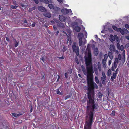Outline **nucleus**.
I'll use <instances>...</instances> for the list:
<instances>
[{"label":"nucleus","mask_w":129,"mask_h":129,"mask_svg":"<svg viewBox=\"0 0 129 129\" xmlns=\"http://www.w3.org/2000/svg\"><path fill=\"white\" fill-rule=\"evenodd\" d=\"M94 116H86V122L84 129H91Z\"/></svg>","instance_id":"f257e3e1"},{"label":"nucleus","mask_w":129,"mask_h":129,"mask_svg":"<svg viewBox=\"0 0 129 129\" xmlns=\"http://www.w3.org/2000/svg\"><path fill=\"white\" fill-rule=\"evenodd\" d=\"M72 49L74 52H75L76 55L78 56L79 55V47L78 46H76V43L74 42L72 45Z\"/></svg>","instance_id":"f03ea898"},{"label":"nucleus","mask_w":129,"mask_h":129,"mask_svg":"<svg viewBox=\"0 0 129 129\" xmlns=\"http://www.w3.org/2000/svg\"><path fill=\"white\" fill-rule=\"evenodd\" d=\"M118 38V37L116 35H115L114 36L112 35H111L109 39L111 42H113L115 40H117Z\"/></svg>","instance_id":"7ed1b4c3"},{"label":"nucleus","mask_w":129,"mask_h":129,"mask_svg":"<svg viewBox=\"0 0 129 129\" xmlns=\"http://www.w3.org/2000/svg\"><path fill=\"white\" fill-rule=\"evenodd\" d=\"M61 11L63 14H65L69 13H71V9H63L61 10Z\"/></svg>","instance_id":"20e7f679"},{"label":"nucleus","mask_w":129,"mask_h":129,"mask_svg":"<svg viewBox=\"0 0 129 129\" xmlns=\"http://www.w3.org/2000/svg\"><path fill=\"white\" fill-rule=\"evenodd\" d=\"M101 80L102 83L103 84H105L108 81L109 79H107L106 77H101Z\"/></svg>","instance_id":"39448f33"},{"label":"nucleus","mask_w":129,"mask_h":129,"mask_svg":"<svg viewBox=\"0 0 129 129\" xmlns=\"http://www.w3.org/2000/svg\"><path fill=\"white\" fill-rule=\"evenodd\" d=\"M44 16L48 18H50L51 16V14L49 12H46L44 13Z\"/></svg>","instance_id":"423d86ee"},{"label":"nucleus","mask_w":129,"mask_h":129,"mask_svg":"<svg viewBox=\"0 0 129 129\" xmlns=\"http://www.w3.org/2000/svg\"><path fill=\"white\" fill-rule=\"evenodd\" d=\"M56 93L57 94L60 95H63L62 91L61 90V88L60 87L59 88L56 90Z\"/></svg>","instance_id":"0eeeda50"},{"label":"nucleus","mask_w":129,"mask_h":129,"mask_svg":"<svg viewBox=\"0 0 129 129\" xmlns=\"http://www.w3.org/2000/svg\"><path fill=\"white\" fill-rule=\"evenodd\" d=\"M109 49L111 52L115 51V48L113 45H111L110 46Z\"/></svg>","instance_id":"6e6552de"},{"label":"nucleus","mask_w":129,"mask_h":129,"mask_svg":"<svg viewBox=\"0 0 129 129\" xmlns=\"http://www.w3.org/2000/svg\"><path fill=\"white\" fill-rule=\"evenodd\" d=\"M38 10L42 12H45L46 11V10L45 8L42 6H39L38 7Z\"/></svg>","instance_id":"1a4fd4ad"},{"label":"nucleus","mask_w":129,"mask_h":129,"mask_svg":"<svg viewBox=\"0 0 129 129\" xmlns=\"http://www.w3.org/2000/svg\"><path fill=\"white\" fill-rule=\"evenodd\" d=\"M59 18L60 21L62 22H64L65 20V18L62 15H60L59 16Z\"/></svg>","instance_id":"9d476101"},{"label":"nucleus","mask_w":129,"mask_h":129,"mask_svg":"<svg viewBox=\"0 0 129 129\" xmlns=\"http://www.w3.org/2000/svg\"><path fill=\"white\" fill-rule=\"evenodd\" d=\"M117 74L116 73H114L111 78V81H113L114 80V79H115L116 78Z\"/></svg>","instance_id":"9b49d317"},{"label":"nucleus","mask_w":129,"mask_h":129,"mask_svg":"<svg viewBox=\"0 0 129 129\" xmlns=\"http://www.w3.org/2000/svg\"><path fill=\"white\" fill-rule=\"evenodd\" d=\"M98 53V48H94V55L95 56H96Z\"/></svg>","instance_id":"f8f14e48"},{"label":"nucleus","mask_w":129,"mask_h":129,"mask_svg":"<svg viewBox=\"0 0 129 129\" xmlns=\"http://www.w3.org/2000/svg\"><path fill=\"white\" fill-rule=\"evenodd\" d=\"M125 50H124L123 53V57L122 58V61L123 63L125 61Z\"/></svg>","instance_id":"ddd939ff"},{"label":"nucleus","mask_w":129,"mask_h":129,"mask_svg":"<svg viewBox=\"0 0 129 129\" xmlns=\"http://www.w3.org/2000/svg\"><path fill=\"white\" fill-rule=\"evenodd\" d=\"M78 37L79 39H82L83 37V33H79L78 35Z\"/></svg>","instance_id":"4468645a"},{"label":"nucleus","mask_w":129,"mask_h":129,"mask_svg":"<svg viewBox=\"0 0 129 129\" xmlns=\"http://www.w3.org/2000/svg\"><path fill=\"white\" fill-rule=\"evenodd\" d=\"M14 6L11 5V8L12 9H16L18 7L17 4L14 2Z\"/></svg>","instance_id":"2eb2a0df"},{"label":"nucleus","mask_w":129,"mask_h":129,"mask_svg":"<svg viewBox=\"0 0 129 129\" xmlns=\"http://www.w3.org/2000/svg\"><path fill=\"white\" fill-rule=\"evenodd\" d=\"M43 1L44 3L48 4L49 3H52V1L51 0H43Z\"/></svg>","instance_id":"dca6fc26"},{"label":"nucleus","mask_w":129,"mask_h":129,"mask_svg":"<svg viewBox=\"0 0 129 129\" xmlns=\"http://www.w3.org/2000/svg\"><path fill=\"white\" fill-rule=\"evenodd\" d=\"M80 28L78 26L75 27L74 28L75 30L77 32H79L80 31Z\"/></svg>","instance_id":"f3484780"},{"label":"nucleus","mask_w":129,"mask_h":129,"mask_svg":"<svg viewBox=\"0 0 129 129\" xmlns=\"http://www.w3.org/2000/svg\"><path fill=\"white\" fill-rule=\"evenodd\" d=\"M108 56L110 59L112 60L113 58V57L111 52H109L108 53Z\"/></svg>","instance_id":"a211bd4d"},{"label":"nucleus","mask_w":129,"mask_h":129,"mask_svg":"<svg viewBox=\"0 0 129 129\" xmlns=\"http://www.w3.org/2000/svg\"><path fill=\"white\" fill-rule=\"evenodd\" d=\"M82 44H83V42L82 41V39H79V46H81Z\"/></svg>","instance_id":"6ab92c4d"},{"label":"nucleus","mask_w":129,"mask_h":129,"mask_svg":"<svg viewBox=\"0 0 129 129\" xmlns=\"http://www.w3.org/2000/svg\"><path fill=\"white\" fill-rule=\"evenodd\" d=\"M98 68L99 70V71H101L102 69H101V65L100 63L99 62H98Z\"/></svg>","instance_id":"aec40b11"},{"label":"nucleus","mask_w":129,"mask_h":129,"mask_svg":"<svg viewBox=\"0 0 129 129\" xmlns=\"http://www.w3.org/2000/svg\"><path fill=\"white\" fill-rule=\"evenodd\" d=\"M119 31L120 32V33L122 34L123 35L124 34V30H123L121 28H119Z\"/></svg>","instance_id":"412c9836"},{"label":"nucleus","mask_w":129,"mask_h":129,"mask_svg":"<svg viewBox=\"0 0 129 129\" xmlns=\"http://www.w3.org/2000/svg\"><path fill=\"white\" fill-rule=\"evenodd\" d=\"M48 6L49 8L50 9H54V6L52 4H49L48 5Z\"/></svg>","instance_id":"4be33fe9"},{"label":"nucleus","mask_w":129,"mask_h":129,"mask_svg":"<svg viewBox=\"0 0 129 129\" xmlns=\"http://www.w3.org/2000/svg\"><path fill=\"white\" fill-rule=\"evenodd\" d=\"M112 28H113V29L115 30L117 32L119 31V28L118 29L117 28L116 26H112Z\"/></svg>","instance_id":"5701e85b"},{"label":"nucleus","mask_w":129,"mask_h":129,"mask_svg":"<svg viewBox=\"0 0 129 129\" xmlns=\"http://www.w3.org/2000/svg\"><path fill=\"white\" fill-rule=\"evenodd\" d=\"M95 81L97 84H98L99 83V81L98 77L97 76L95 77Z\"/></svg>","instance_id":"b1692460"},{"label":"nucleus","mask_w":129,"mask_h":129,"mask_svg":"<svg viewBox=\"0 0 129 129\" xmlns=\"http://www.w3.org/2000/svg\"><path fill=\"white\" fill-rule=\"evenodd\" d=\"M111 73V71L110 69L107 72V75L108 76H110Z\"/></svg>","instance_id":"393cba45"},{"label":"nucleus","mask_w":129,"mask_h":129,"mask_svg":"<svg viewBox=\"0 0 129 129\" xmlns=\"http://www.w3.org/2000/svg\"><path fill=\"white\" fill-rule=\"evenodd\" d=\"M102 76L101 77H106L105 75V73L104 72H102Z\"/></svg>","instance_id":"a878e982"},{"label":"nucleus","mask_w":129,"mask_h":129,"mask_svg":"<svg viewBox=\"0 0 129 129\" xmlns=\"http://www.w3.org/2000/svg\"><path fill=\"white\" fill-rule=\"evenodd\" d=\"M120 49L122 51H123L124 50V47L123 45H121L120 47Z\"/></svg>","instance_id":"bb28decb"},{"label":"nucleus","mask_w":129,"mask_h":129,"mask_svg":"<svg viewBox=\"0 0 129 129\" xmlns=\"http://www.w3.org/2000/svg\"><path fill=\"white\" fill-rule=\"evenodd\" d=\"M108 58V56L107 54H105L104 56V60H107V58Z\"/></svg>","instance_id":"cd10ccee"},{"label":"nucleus","mask_w":129,"mask_h":129,"mask_svg":"<svg viewBox=\"0 0 129 129\" xmlns=\"http://www.w3.org/2000/svg\"><path fill=\"white\" fill-rule=\"evenodd\" d=\"M118 58L119 59V60H122V58L121 59V55L120 54H119L118 55ZM121 62L123 63L122 61H121Z\"/></svg>","instance_id":"c85d7f7f"},{"label":"nucleus","mask_w":129,"mask_h":129,"mask_svg":"<svg viewBox=\"0 0 129 129\" xmlns=\"http://www.w3.org/2000/svg\"><path fill=\"white\" fill-rule=\"evenodd\" d=\"M59 24L60 26L62 28H63L64 27V26L62 23L60 22L59 23Z\"/></svg>","instance_id":"c756f323"},{"label":"nucleus","mask_w":129,"mask_h":129,"mask_svg":"<svg viewBox=\"0 0 129 129\" xmlns=\"http://www.w3.org/2000/svg\"><path fill=\"white\" fill-rule=\"evenodd\" d=\"M116 63V62H114V63L113 65L112 66H114L115 68H116L117 67V65Z\"/></svg>","instance_id":"7c9ffc66"},{"label":"nucleus","mask_w":129,"mask_h":129,"mask_svg":"<svg viewBox=\"0 0 129 129\" xmlns=\"http://www.w3.org/2000/svg\"><path fill=\"white\" fill-rule=\"evenodd\" d=\"M98 97L99 98H101L102 97V95L101 93L100 92H99L98 93Z\"/></svg>","instance_id":"2f4dec72"},{"label":"nucleus","mask_w":129,"mask_h":129,"mask_svg":"<svg viewBox=\"0 0 129 129\" xmlns=\"http://www.w3.org/2000/svg\"><path fill=\"white\" fill-rule=\"evenodd\" d=\"M106 60H104V59H103L102 60L103 64H106Z\"/></svg>","instance_id":"473e14b6"},{"label":"nucleus","mask_w":129,"mask_h":129,"mask_svg":"<svg viewBox=\"0 0 129 129\" xmlns=\"http://www.w3.org/2000/svg\"><path fill=\"white\" fill-rule=\"evenodd\" d=\"M117 48L119 49H120V45L119 43H117Z\"/></svg>","instance_id":"72a5a7b5"},{"label":"nucleus","mask_w":129,"mask_h":129,"mask_svg":"<svg viewBox=\"0 0 129 129\" xmlns=\"http://www.w3.org/2000/svg\"><path fill=\"white\" fill-rule=\"evenodd\" d=\"M71 95H68L66 96L65 97V100L67 99H68L69 98H70V97H71Z\"/></svg>","instance_id":"f704fd0d"},{"label":"nucleus","mask_w":129,"mask_h":129,"mask_svg":"<svg viewBox=\"0 0 129 129\" xmlns=\"http://www.w3.org/2000/svg\"><path fill=\"white\" fill-rule=\"evenodd\" d=\"M87 42V40L86 39H84V41L83 42V45H85L86 43Z\"/></svg>","instance_id":"c9c22d12"},{"label":"nucleus","mask_w":129,"mask_h":129,"mask_svg":"<svg viewBox=\"0 0 129 129\" xmlns=\"http://www.w3.org/2000/svg\"><path fill=\"white\" fill-rule=\"evenodd\" d=\"M66 50V48L65 46H64L62 49V51L63 52H64Z\"/></svg>","instance_id":"e433bc0d"},{"label":"nucleus","mask_w":129,"mask_h":129,"mask_svg":"<svg viewBox=\"0 0 129 129\" xmlns=\"http://www.w3.org/2000/svg\"><path fill=\"white\" fill-rule=\"evenodd\" d=\"M114 62H116V63H118L119 62V61L118 58H115V61H114Z\"/></svg>","instance_id":"4c0bfd02"},{"label":"nucleus","mask_w":129,"mask_h":129,"mask_svg":"<svg viewBox=\"0 0 129 129\" xmlns=\"http://www.w3.org/2000/svg\"><path fill=\"white\" fill-rule=\"evenodd\" d=\"M72 72V70L71 69H70L68 71V74H71Z\"/></svg>","instance_id":"58836bf2"},{"label":"nucleus","mask_w":129,"mask_h":129,"mask_svg":"<svg viewBox=\"0 0 129 129\" xmlns=\"http://www.w3.org/2000/svg\"><path fill=\"white\" fill-rule=\"evenodd\" d=\"M94 72L95 73L96 75H98V72L97 70H95Z\"/></svg>","instance_id":"ea45409f"},{"label":"nucleus","mask_w":129,"mask_h":129,"mask_svg":"<svg viewBox=\"0 0 129 129\" xmlns=\"http://www.w3.org/2000/svg\"><path fill=\"white\" fill-rule=\"evenodd\" d=\"M57 58L61 59H63L64 58L63 56L58 57H57Z\"/></svg>","instance_id":"a19ab883"},{"label":"nucleus","mask_w":129,"mask_h":129,"mask_svg":"<svg viewBox=\"0 0 129 129\" xmlns=\"http://www.w3.org/2000/svg\"><path fill=\"white\" fill-rule=\"evenodd\" d=\"M111 115L113 116H114L115 115V111L114 110H113L112 111V113H111Z\"/></svg>","instance_id":"79ce46f5"},{"label":"nucleus","mask_w":129,"mask_h":129,"mask_svg":"<svg viewBox=\"0 0 129 129\" xmlns=\"http://www.w3.org/2000/svg\"><path fill=\"white\" fill-rule=\"evenodd\" d=\"M16 114L14 113H12V115L15 117H16Z\"/></svg>","instance_id":"37998d69"},{"label":"nucleus","mask_w":129,"mask_h":129,"mask_svg":"<svg viewBox=\"0 0 129 129\" xmlns=\"http://www.w3.org/2000/svg\"><path fill=\"white\" fill-rule=\"evenodd\" d=\"M116 68H115L114 66H112L111 70L112 71H114V70Z\"/></svg>","instance_id":"c03bdc74"},{"label":"nucleus","mask_w":129,"mask_h":129,"mask_svg":"<svg viewBox=\"0 0 129 129\" xmlns=\"http://www.w3.org/2000/svg\"><path fill=\"white\" fill-rule=\"evenodd\" d=\"M116 68H115L114 66H112L111 70L112 71H114V70Z\"/></svg>","instance_id":"a18cd8bd"},{"label":"nucleus","mask_w":129,"mask_h":129,"mask_svg":"<svg viewBox=\"0 0 129 129\" xmlns=\"http://www.w3.org/2000/svg\"><path fill=\"white\" fill-rule=\"evenodd\" d=\"M125 27L126 28H129V26L128 24H126L125 25Z\"/></svg>","instance_id":"49530a36"},{"label":"nucleus","mask_w":129,"mask_h":129,"mask_svg":"<svg viewBox=\"0 0 129 129\" xmlns=\"http://www.w3.org/2000/svg\"><path fill=\"white\" fill-rule=\"evenodd\" d=\"M33 0L36 4H38L39 3V1H38V0Z\"/></svg>","instance_id":"de8ad7c7"},{"label":"nucleus","mask_w":129,"mask_h":129,"mask_svg":"<svg viewBox=\"0 0 129 129\" xmlns=\"http://www.w3.org/2000/svg\"><path fill=\"white\" fill-rule=\"evenodd\" d=\"M18 43L16 42L15 44V46L16 47H17V46H18Z\"/></svg>","instance_id":"09e8293b"},{"label":"nucleus","mask_w":129,"mask_h":129,"mask_svg":"<svg viewBox=\"0 0 129 129\" xmlns=\"http://www.w3.org/2000/svg\"><path fill=\"white\" fill-rule=\"evenodd\" d=\"M125 37L127 40H129V35L125 36Z\"/></svg>","instance_id":"8fccbe9b"},{"label":"nucleus","mask_w":129,"mask_h":129,"mask_svg":"<svg viewBox=\"0 0 129 129\" xmlns=\"http://www.w3.org/2000/svg\"><path fill=\"white\" fill-rule=\"evenodd\" d=\"M57 76H58V79H57V81H59V79H60V76L59 75H58Z\"/></svg>","instance_id":"3c124183"},{"label":"nucleus","mask_w":129,"mask_h":129,"mask_svg":"<svg viewBox=\"0 0 129 129\" xmlns=\"http://www.w3.org/2000/svg\"><path fill=\"white\" fill-rule=\"evenodd\" d=\"M41 59L43 61V62H44L45 59L44 57H42L41 58Z\"/></svg>","instance_id":"603ef678"},{"label":"nucleus","mask_w":129,"mask_h":129,"mask_svg":"<svg viewBox=\"0 0 129 129\" xmlns=\"http://www.w3.org/2000/svg\"><path fill=\"white\" fill-rule=\"evenodd\" d=\"M65 76L66 78H67L68 76L67 73H65Z\"/></svg>","instance_id":"864d4df0"},{"label":"nucleus","mask_w":129,"mask_h":129,"mask_svg":"<svg viewBox=\"0 0 129 129\" xmlns=\"http://www.w3.org/2000/svg\"><path fill=\"white\" fill-rule=\"evenodd\" d=\"M109 31L110 32H113V30L111 28H109L108 29Z\"/></svg>","instance_id":"5fc2aeb1"},{"label":"nucleus","mask_w":129,"mask_h":129,"mask_svg":"<svg viewBox=\"0 0 129 129\" xmlns=\"http://www.w3.org/2000/svg\"><path fill=\"white\" fill-rule=\"evenodd\" d=\"M111 63V61L109 60L108 62V65H110Z\"/></svg>","instance_id":"6e6d98bb"},{"label":"nucleus","mask_w":129,"mask_h":129,"mask_svg":"<svg viewBox=\"0 0 129 129\" xmlns=\"http://www.w3.org/2000/svg\"><path fill=\"white\" fill-rule=\"evenodd\" d=\"M103 67L104 69H106V64H103Z\"/></svg>","instance_id":"4d7b16f0"},{"label":"nucleus","mask_w":129,"mask_h":129,"mask_svg":"<svg viewBox=\"0 0 129 129\" xmlns=\"http://www.w3.org/2000/svg\"><path fill=\"white\" fill-rule=\"evenodd\" d=\"M35 23H34L32 24L31 26L33 27H34L35 26Z\"/></svg>","instance_id":"13d9d810"},{"label":"nucleus","mask_w":129,"mask_h":129,"mask_svg":"<svg viewBox=\"0 0 129 129\" xmlns=\"http://www.w3.org/2000/svg\"><path fill=\"white\" fill-rule=\"evenodd\" d=\"M97 70V66L96 65L94 67V70Z\"/></svg>","instance_id":"bf43d9fd"},{"label":"nucleus","mask_w":129,"mask_h":129,"mask_svg":"<svg viewBox=\"0 0 129 129\" xmlns=\"http://www.w3.org/2000/svg\"><path fill=\"white\" fill-rule=\"evenodd\" d=\"M118 71V69H117L115 71V72L116 73V74H117Z\"/></svg>","instance_id":"052dcab7"},{"label":"nucleus","mask_w":129,"mask_h":129,"mask_svg":"<svg viewBox=\"0 0 129 129\" xmlns=\"http://www.w3.org/2000/svg\"><path fill=\"white\" fill-rule=\"evenodd\" d=\"M76 62L77 64H79V61L77 60H76Z\"/></svg>","instance_id":"680f3d73"},{"label":"nucleus","mask_w":129,"mask_h":129,"mask_svg":"<svg viewBox=\"0 0 129 129\" xmlns=\"http://www.w3.org/2000/svg\"><path fill=\"white\" fill-rule=\"evenodd\" d=\"M21 6H22L23 7H25L26 6V5H24V4H21Z\"/></svg>","instance_id":"e2e57ef3"},{"label":"nucleus","mask_w":129,"mask_h":129,"mask_svg":"<svg viewBox=\"0 0 129 129\" xmlns=\"http://www.w3.org/2000/svg\"><path fill=\"white\" fill-rule=\"evenodd\" d=\"M21 115L20 114H16V117H18V116H19L20 115Z\"/></svg>","instance_id":"0e129e2a"},{"label":"nucleus","mask_w":129,"mask_h":129,"mask_svg":"<svg viewBox=\"0 0 129 129\" xmlns=\"http://www.w3.org/2000/svg\"><path fill=\"white\" fill-rule=\"evenodd\" d=\"M6 40L7 41H9V38L7 37H6Z\"/></svg>","instance_id":"69168bd1"},{"label":"nucleus","mask_w":129,"mask_h":129,"mask_svg":"<svg viewBox=\"0 0 129 129\" xmlns=\"http://www.w3.org/2000/svg\"><path fill=\"white\" fill-rule=\"evenodd\" d=\"M53 28H54V29L55 30H56L57 29V28L55 26H53Z\"/></svg>","instance_id":"338daca9"},{"label":"nucleus","mask_w":129,"mask_h":129,"mask_svg":"<svg viewBox=\"0 0 129 129\" xmlns=\"http://www.w3.org/2000/svg\"><path fill=\"white\" fill-rule=\"evenodd\" d=\"M59 2L61 3L62 2V0H57Z\"/></svg>","instance_id":"774afa93"}]
</instances>
